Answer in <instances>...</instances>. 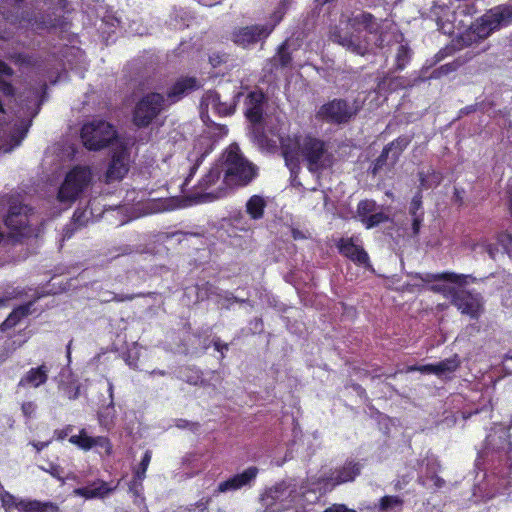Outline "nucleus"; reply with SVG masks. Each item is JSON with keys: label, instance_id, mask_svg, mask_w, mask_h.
Instances as JSON below:
<instances>
[{"label": "nucleus", "instance_id": "nucleus-1", "mask_svg": "<svg viewBox=\"0 0 512 512\" xmlns=\"http://www.w3.org/2000/svg\"><path fill=\"white\" fill-rule=\"evenodd\" d=\"M224 176L219 187L205 194L206 199H221L231 188L248 186L258 176V167L247 160L237 144H231L222 154Z\"/></svg>", "mask_w": 512, "mask_h": 512}, {"label": "nucleus", "instance_id": "nucleus-2", "mask_svg": "<svg viewBox=\"0 0 512 512\" xmlns=\"http://www.w3.org/2000/svg\"><path fill=\"white\" fill-rule=\"evenodd\" d=\"M167 107L163 94L148 92L136 102L132 110V123L139 129L147 128Z\"/></svg>", "mask_w": 512, "mask_h": 512}, {"label": "nucleus", "instance_id": "nucleus-3", "mask_svg": "<svg viewBox=\"0 0 512 512\" xmlns=\"http://www.w3.org/2000/svg\"><path fill=\"white\" fill-rule=\"evenodd\" d=\"M92 181V171L88 166L76 165L71 168L57 193L61 203H73L88 188Z\"/></svg>", "mask_w": 512, "mask_h": 512}, {"label": "nucleus", "instance_id": "nucleus-4", "mask_svg": "<svg viewBox=\"0 0 512 512\" xmlns=\"http://www.w3.org/2000/svg\"><path fill=\"white\" fill-rule=\"evenodd\" d=\"M80 137L85 148L99 151L117 138V130L105 120H93L82 126Z\"/></svg>", "mask_w": 512, "mask_h": 512}, {"label": "nucleus", "instance_id": "nucleus-5", "mask_svg": "<svg viewBox=\"0 0 512 512\" xmlns=\"http://www.w3.org/2000/svg\"><path fill=\"white\" fill-rule=\"evenodd\" d=\"M301 157L307 163L308 170L312 173L323 171L331 165L326 143L312 135H305L303 137Z\"/></svg>", "mask_w": 512, "mask_h": 512}, {"label": "nucleus", "instance_id": "nucleus-6", "mask_svg": "<svg viewBox=\"0 0 512 512\" xmlns=\"http://www.w3.org/2000/svg\"><path fill=\"white\" fill-rule=\"evenodd\" d=\"M296 497L295 485L281 482L267 489L261 501L266 512H284L292 507Z\"/></svg>", "mask_w": 512, "mask_h": 512}, {"label": "nucleus", "instance_id": "nucleus-7", "mask_svg": "<svg viewBox=\"0 0 512 512\" xmlns=\"http://www.w3.org/2000/svg\"><path fill=\"white\" fill-rule=\"evenodd\" d=\"M359 110L360 107L356 102L350 104L345 99H333L319 108L317 116L327 123L339 125L348 123Z\"/></svg>", "mask_w": 512, "mask_h": 512}, {"label": "nucleus", "instance_id": "nucleus-8", "mask_svg": "<svg viewBox=\"0 0 512 512\" xmlns=\"http://www.w3.org/2000/svg\"><path fill=\"white\" fill-rule=\"evenodd\" d=\"M280 21L281 17H278L274 24H255L237 27L231 33V40L234 44L247 48L259 41L267 39Z\"/></svg>", "mask_w": 512, "mask_h": 512}, {"label": "nucleus", "instance_id": "nucleus-9", "mask_svg": "<svg viewBox=\"0 0 512 512\" xmlns=\"http://www.w3.org/2000/svg\"><path fill=\"white\" fill-rule=\"evenodd\" d=\"M363 464L354 460H347L343 466L335 468L328 475L319 478L318 483L324 491H331L334 487L352 482L361 474Z\"/></svg>", "mask_w": 512, "mask_h": 512}, {"label": "nucleus", "instance_id": "nucleus-10", "mask_svg": "<svg viewBox=\"0 0 512 512\" xmlns=\"http://www.w3.org/2000/svg\"><path fill=\"white\" fill-rule=\"evenodd\" d=\"M453 292L454 295L450 300L451 304L455 306L461 314L467 315L470 319H479L484 310L481 295L459 288Z\"/></svg>", "mask_w": 512, "mask_h": 512}, {"label": "nucleus", "instance_id": "nucleus-11", "mask_svg": "<svg viewBox=\"0 0 512 512\" xmlns=\"http://www.w3.org/2000/svg\"><path fill=\"white\" fill-rule=\"evenodd\" d=\"M242 95V92L235 89L229 98H223L217 90H208L203 95L202 104L211 106L218 116L227 117L235 113L237 103Z\"/></svg>", "mask_w": 512, "mask_h": 512}, {"label": "nucleus", "instance_id": "nucleus-12", "mask_svg": "<svg viewBox=\"0 0 512 512\" xmlns=\"http://www.w3.org/2000/svg\"><path fill=\"white\" fill-rule=\"evenodd\" d=\"M268 97L263 90L256 88L249 91L244 98V116L250 124H262Z\"/></svg>", "mask_w": 512, "mask_h": 512}, {"label": "nucleus", "instance_id": "nucleus-13", "mask_svg": "<svg viewBox=\"0 0 512 512\" xmlns=\"http://www.w3.org/2000/svg\"><path fill=\"white\" fill-rule=\"evenodd\" d=\"M377 209L378 205L373 199H363L358 202L356 217L366 229H372L390 221L388 214Z\"/></svg>", "mask_w": 512, "mask_h": 512}, {"label": "nucleus", "instance_id": "nucleus-14", "mask_svg": "<svg viewBox=\"0 0 512 512\" xmlns=\"http://www.w3.org/2000/svg\"><path fill=\"white\" fill-rule=\"evenodd\" d=\"M2 506L6 512L16 508L24 512H59V507L53 502H41L38 500H20L10 493L4 492L1 496Z\"/></svg>", "mask_w": 512, "mask_h": 512}, {"label": "nucleus", "instance_id": "nucleus-15", "mask_svg": "<svg viewBox=\"0 0 512 512\" xmlns=\"http://www.w3.org/2000/svg\"><path fill=\"white\" fill-rule=\"evenodd\" d=\"M338 252L358 266L371 269L370 257L363 246L355 243L354 237H341L336 242Z\"/></svg>", "mask_w": 512, "mask_h": 512}, {"label": "nucleus", "instance_id": "nucleus-16", "mask_svg": "<svg viewBox=\"0 0 512 512\" xmlns=\"http://www.w3.org/2000/svg\"><path fill=\"white\" fill-rule=\"evenodd\" d=\"M130 152L125 146H119L113 150L111 160L107 167L106 182L122 180L129 171Z\"/></svg>", "mask_w": 512, "mask_h": 512}, {"label": "nucleus", "instance_id": "nucleus-17", "mask_svg": "<svg viewBox=\"0 0 512 512\" xmlns=\"http://www.w3.org/2000/svg\"><path fill=\"white\" fill-rule=\"evenodd\" d=\"M509 437V431L506 427L496 425L486 438V446L481 453V457L504 452L509 459V454L512 451V443L509 441Z\"/></svg>", "mask_w": 512, "mask_h": 512}, {"label": "nucleus", "instance_id": "nucleus-18", "mask_svg": "<svg viewBox=\"0 0 512 512\" xmlns=\"http://www.w3.org/2000/svg\"><path fill=\"white\" fill-rule=\"evenodd\" d=\"M201 88L199 80L194 76H181L166 92V103L172 105L179 102L189 93Z\"/></svg>", "mask_w": 512, "mask_h": 512}, {"label": "nucleus", "instance_id": "nucleus-19", "mask_svg": "<svg viewBox=\"0 0 512 512\" xmlns=\"http://www.w3.org/2000/svg\"><path fill=\"white\" fill-rule=\"evenodd\" d=\"M330 39L354 54L364 56L368 52V42L353 32H344L336 27L331 32Z\"/></svg>", "mask_w": 512, "mask_h": 512}, {"label": "nucleus", "instance_id": "nucleus-20", "mask_svg": "<svg viewBox=\"0 0 512 512\" xmlns=\"http://www.w3.org/2000/svg\"><path fill=\"white\" fill-rule=\"evenodd\" d=\"M26 210V205H11L4 219L7 228L13 231L17 236H27L30 231Z\"/></svg>", "mask_w": 512, "mask_h": 512}, {"label": "nucleus", "instance_id": "nucleus-21", "mask_svg": "<svg viewBox=\"0 0 512 512\" xmlns=\"http://www.w3.org/2000/svg\"><path fill=\"white\" fill-rule=\"evenodd\" d=\"M460 365L461 361L459 356L457 354H454L452 357L446 358L435 364L408 366L405 372L419 371L424 374H435L440 377L445 373H454L455 371L458 370Z\"/></svg>", "mask_w": 512, "mask_h": 512}, {"label": "nucleus", "instance_id": "nucleus-22", "mask_svg": "<svg viewBox=\"0 0 512 512\" xmlns=\"http://www.w3.org/2000/svg\"><path fill=\"white\" fill-rule=\"evenodd\" d=\"M302 139V136L280 138L281 151L287 166L296 167L299 165L302 152Z\"/></svg>", "mask_w": 512, "mask_h": 512}, {"label": "nucleus", "instance_id": "nucleus-23", "mask_svg": "<svg viewBox=\"0 0 512 512\" xmlns=\"http://www.w3.org/2000/svg\"><path fill=\"white\" fill-rule=\"evenodd\" d=\"M224 176V170L222 164L213 165L209 171L201 178L198 182V188L201 190V194H199L198 199L201 202H211L215 199H206L205 194L208 192H212L216 190L221 184L220 179L221 176Z\"/></svg>", "mask_w": 512, "mask_h": 512}, {"label": "nucleus", "instance_id": "nucleus-24", "mask_svg": "<svg viewBox=\"0 0 512 512\" xmlns=\"http://www.w3.org/2000/svg\"><path fill=\"white\" fill-rule=\"evenodd\" d=\"M258 468L255 466L248 467L240 474L221 482L218 485L217 492L222 493L230 490H237L243 486L249 485L257 476Z\"/></svg>", "mask_w": 512, "mask_h": 512}, {"label": "nucleus", "instance_id": "nucleus-25", "mask_svg": "<svg viewBox=\"0 0 512 512\" xmlns=\"http://www.w3.org/2000/svg\"><path fill=\"white\" fill-rule=\"evenodd\" d=\"M424 282L444 281L464 287L470 283H476L477 278L471 274H458L455 272L427 273L421 277Z\"/></svg>", "mask_w": 512, "mask_h": 512}, {"label": "nucleus", "instance_id": "nucleus-26", "mask_svg": "<svg viewBox=\"0 0 512 512\" xmlns=\"http://www.w3.org/2000/svg\"><path fill=\"white\" fill-rule=\"evenodd\" d=\"M484 21L488 25L489 31L507 26L512 23V5H501L491 9Z\"/></svg>", "mask_w": 512, "mask_h": 512}, {"label": "nucleus", "instance_id": "nucleus-27", "mask_svg": "<svg viewBox=\"0 0 512 512\" xmlns=\"http://www.w3.org/2000/svg\"><path fill=\"white\" fill-rule=\"evenodd\" d=\"M49 371L46 364L31 368L21 377L19 386L38 388L47 382Z\"/></svg>", "mask_w": 512, "mask_h": 512}, {"label": "nucleus", "instance_id": "nucleus-28", "mask_svg": "<svg viewBox=\"0 0 512 512\" xmlns=\"http://www.w3.org/2000/svg\"><path fill=\"white\" fill-rule=\"evenodd\" d=\"M348 25L354 31H359L361 28H363L369 34H375L379 29V25L376 23L374 15L366 11H361L360 13L349 17Z\"/></svg>", "mask_w": 512, "mask_h": 512}, {"label": "nucleus", "instance_id": "nucleus-29", "mask_svg": "<svg viewBox=\"0 0 512 512\" xmlns=\"http://www.w3.org/2000/svg\"><path fill=\"white\" fill-rule=\"evenodd\" d=\"M30 125H31V121L23 120L20 123H16L13 126L12 131L9 134V140H8L7 144L0 146V148L4 152H10L15 147L19 146L21 144V142L24 140V138L26 137V135L29 131Z\"/></svg>", "mask_w": 512, "mask_h": 512}, {"label": "nucleus", "instance_id": "nucleus-30", "mask_svg": "<svg viewBox=\"0 0 512 512\" xmlns=\"http://www.w3.org/2000/svg\"><path fill=\"white\" fill-rule=\"evenodd\" d=\"M251 138L255 145L258 146L259 149L265 151H273L277 147V141L273 138H270L263 127L262 124H251Z\"/></svg>", "mask_w": 512, "mask_h": 512}, {"label": "nucleus", "instance_id": "nucleus-31", "mask_svg": "<svg viewBox=\"0 0 512 512\" xmlns=\"http://www.w3.org/2000/svg\"><path fill=\"white\" fill-rule=\"evenodd\" d=\"M266 207L267 202L265 198L254 194L246 201L245 211L251 220L258 221L264 217Z\"/></svg>", "mask_w": 512, "mask_h": 512}, {"label": "nucleus", "instance_id": "nucleus-32", "mask_svg": "<svg viewBox=\"0 0 512 512\" xmlns=\"http://www.w3.org/2000/svg\"><path fill=\"white\" fill-rule=\"evenodd\" d=\"M413 138V135H400L399 137L385 145V147L391 154V166H394L399 161L400 156L410 145Z\"/></svg>", "mask_w": 512, "mask_h": 512}, {"label": "nucleus", "instance_id": "nucleus-33", "mask_svg": "<svg viewBox=\"0 0 512 512\" xmlns=\"http://www.w3.org/2000/svg\"><path fill=\"white\" fill-rule=\"evenodd\" d=\"M32 306L33 301H29L14 308L8 317L4 320L2 326L5 328H12L16 326L23 318L27 317L31 313Z\"/></svg>", "mask_w": 512, "mask_h": 512}, {"label": "nucleus", "instance_id": "nucleus-34", "mask_svg": "<svg viewBox=\"0 0 512 512\" xmlns=\"http://www.w3.org/2000/svg\"><path fill=\"white\" fill-rule=\"evenodd\" d=\"M418 179L419 187L417 191H420L422 193L423 190H428L430 188H434L440 185L442 181V175L441 173L431 168L427 171V173L424 171H419Z\"/></svg>", "mask_w": 512, "mask_h": 512}, {"label": "nucleus", "instance_id": "nucleus-35", "mask_svg": "<svg viewBox=\"0 0 512 512\" xmlns=\"http://www.w3.org/2000/svg\"><path fill=\"white\" fill-rule=\"evenodd\" d=\"M292 60L293 57L288 40H285L279 45L276 55L272 58L273 65L276 68H288L291 66Z\"/></svg>", "mask_w": 512, "mask_h": 512}, {"label": "nucleus", "instance_id": "nucleus-36", "mask_svg": "<svg viewBox=\"0 0 512 512\" xmlns=\"http://www.w3.org/2000/svg\"><path fill=\"white\" fill-rule=\"evenodd\" d=\"M114 488H109L107 483L99 482L94 483L91 486L82 487L76 490V492L86 498L104 497L112 492Z\"/></svg>", "mask_w": 512, "mask_h": 512}, {"label": "nucleus", "instance_id": "nucleus-37", "mask_svg": "<svg viewBox=\"0 0 512 512\" xmlns=\"http://www.w3.org/2000/svg\"><path fill=\"white\" fill-rule=\"evenodd\" d=\"M412 56H413V51L409 47V45L407 43L401 44L398 47L396 55H395V65H394L393 71L394 72L403 71L408 66L410 61L412 60Z\"/></svg>", "mask_w": 512, "mask_h": 512}, {"label": "nucleus", "instance_id": "nucleus-38", "mask_svg": "<svg viewBox=\"0 0 512 512\" xmlns=\"http://www.w3.org/2000/svg\"><path fill=\"white\" fill-rule=\"evenodd\" d=\"M94 437L87 434L85 429H81L79 435H72L69 441L83 450H90L93 448Z\"/></svg>", "mask_w": 512, "mask_h": 512}, {"label": "nucleus", "instance_id": "nucleus-39", "mask_svg": "<svg viewBox=\"0 0 512 512\" xmlns=\"http://www.w3.org/2000/svg\"><path fill=\"white\" fill-rule=\"evenodd\" d=\"M409 215L411 218L424 216L425 212L423 209V194L420 191H416L410 204H409Z\"/></svg>", "mask_w": 512, "mask_h": 512}, {"label": "nucleus", "instance_id": "nucleus-40", "mask_svg": "<svg viewBox=\"0 0 512 512\" xmlns=\"http://www.w3.org/2000/svg\"><path fill=\"white\" fill-rule=\"evenodd\" d=\"M402 503L403 501L398 496H384L381 498L379 504L375 505V508H377L379 512H389L396 507H400Z\"/></svg>", "mask_w": 512, "mask_h": 512}, {"label": "nucleus", "instance_id": "nucleus-41", "mask_svg": "<svg viewBox=\"0 0 512 512\" xmlns=\"http://www.w3.org/2000/svg\"><path fill=\"white\" fill-rule=\"evenodd\" d=\"M388 160L391 161V154L384 146L380 155L372 162L370 167L371 174L377 175L387 165Z\"/></svg>", "mask_w": 512, "mask_h": 512}, {"label": "nucleus", "instance_id": "nucleus-42", "mask_svg": "<svg viewBox=\"0 0 512 512\" xmlns=\"http://www.w3.org/2000/svg\"><path fill=\"white\" fill-rule=\"evenodd\" d=\"M439 470H440V463L438 462V460L435 458H427L426 459L425 476H420L418 478V482L421 485L426 486L427 485L426 481L428 480V478L431 477L432 475H437Z\"/></svg>", "mask_w": 512, "mask_h": 512}, {"label": "nucleus", "instance_id": "nucleus-43", "mask_svg": "<svg viewBox=\"0 0 512 512\" xmlns=\"http://www.w3.org/2000/svg\"><path fill=\"white\" fill-rule=\"evenodd\" d=\"M109 294L111 295V297L108 298V299H105L104 300L105 302H111V301H114V302L132 301L135 298H144V297H147V296L151 295V293H149V292L148 293L139 292V293H134V294H117V293L110 292Z\"/></svg>", "mask_w": 512, "mask_h": 512}, {"label": "nucleus", "instance_id": "nucleus-44", "mask_svg": "<svg viewBox=\"0 0 512 512\" xmlns=\"http://www.w3.org/2000/svg\"><path fill=\"white\" fill-rule=\"evenodd\" d=\"M229 55L224 52H212L209 57L208 61L209 64L212 66V68H218L222 66L223 64H226L228 61Z\"/></svg>", "mask_w": 512, "mask_h": 512}, {"label": "nucleus", "instance_id": "nucleus-45", "mask_svg": "<svg viewBox=\"0 0 512 512\" xmlns=\"http://www.w3.org/2000/svg\"><path fill=\"white\" fill-rule=\"evenodd\" d=\"M151 461V452L147 450L138 466V468L135 470L134 475L142 481L145 478L146 470L149 466V463Z\"/></svg>", "mask_w": 512, "mask_h": 512}, {"label": "nucleus", "instance_id": "nucleus-46", "mask_svg": "<svg viewBox=\"0 0 512 512\" xmlns=\"http://www.w3.org/2000/svg\"><path fill=\"white\" fill-rule=\"evenodd\" d=\"M91 213H88L86 209L77 208L73 213V222L76 226L82 227L85 226L89 219Z\"/></svg>", "mask_w": 512, "mask_h": 512}, {"label": "nucleus", "instance_id": "nucleus-47", "mask_svg": "<svg viewBox=\"0 0 512 512\" xmlns=\"http://www.w3.org/2000/svg\"><path fill=\"white\" fill-rule=\"evenodd\" d=\"M64 395L69 400H75L80 396V385L77 383H68L63 387Z\"/></svg>", "mask_w": 512, "mask_h": 512}, {"label": "nucleus", "instance_id": "nucleus-48", "mask_svg": "<svg viewBox=\"0 0 512 512\" xmlns=\"http://www.w3.org/2000/svg\"><path fill=\"white\" fill-rule=\"evenodd\" d=\"M456 68H457V65H455L454 63L444 64L432 72L431 78H435V79L440 78L443 75H447V74L455 71Z\"/></svg>", "mask_w": 512, "mask_h": 512}, {"label": "nucleus", "instance_id": "nucleus-49", "mask_svg": "<svg viewBox=\"0 0 512 512\" xmlns=\"http://www.w3.org/2000/svg\"><path fill=\"white\" fill-rule=\"evenodd\" d=\"M93 447L103 448L107 455H110L112 453V445L107 437H103V436L94 437Z\"/></svg>", "mask_w": 512, "mask_h": 512}, {"label": "nucleus", "instance_id": "nucleus-50", "mask_svg": "<svg viewBox=\"0 0 512 512\" xmlns=\"http://www.w3.org/2000/svg\"><path fill=\"white\" fill-rule=\"evenodd\" d=\"M24 0H0V14L5 15L6 10L19 9Z\"/></svg>", "mask_w": 512, "mask_h": 512}, {"label": "nucleus", "instance_id": "nucleus-51", "mask_svg": "<svg viewBox=\"0 0 512 512\" xmlns=\"http://www.w3.org/2000/svg\"><path fill=\"white\" fill-rule=\"evenodd\" d=\"M0 92L6 97H14L16 94V89L10 81L0 77Z\"/></svg>", "mask_w": 512, "mask_h": 512}, {"label": "nucleus", "instance_id": "nucleus-52", "mask_svg": "<svg viewBox=\"0 0 512 512\" xmlns=\"http://www.w3.org/2000/svg\"><path fill=\"white\" fill-rule=\"evenodd\" d=\"M456 287L454 286H446V285H433L431 287V290L436 293H441L445 298H448L451 300L452 296L454 295L453 291H456Z\"/></svg>", "mask_w": 512, "mask_h": 512}, {"label": "nucleus", "instance_id": "nucleus-53", "mask_svg": "<svg viewBox=\"0 0 512 512\" xmlns=\"http://www.w3.org/2000/svg\"><path fill=\"white\" fill-rule=\"evenodd\" d=\"M207 156V152H203L201 153L200 156H198L195 160V163L194 165L190 168V172L185 180L186 183H189V181L191 180V178L196 174L199 166L202 164V162L204 161L205 157Z\"/></svg>", "mask_w": 512, "mask_h": 512}, {"label": "nucleus", "instance_id": "nucleus-54", "mask_svg": "<svg viewBox=\"0 0 512 512\" xmlns=\"http://www.w3.org/2000/svg\"><path fill=\"white\" fill-rule=\"evenodd\" d=\"M175 426L179 429H189L191 431H196L198 429L197 423L190 422L185 418H177Z\"/></svg>", "mask_w": 512, "mask_h": 512}, {"label": "nucleus", "instance_id": "nucleus-55", "mask_svg": "<svg viewBox=\"0 0 512 512\" xmlns=\"http://www.w3.org/2000/svg\"><path fill=\"white\" fill-rule=\"evenodd\" d=\"M411 220H412V223H411L412 236L416 237L420 233V230H421V227H422V224L424 221V216L411 218Z\"/></svg>", "mask_w": 512, "mask_h": 512}, {"label": "nucleus", "instance_id": "nucleus-56", "mask_svg": "<svg viewBox=\"0 0 512 512\" xmlns=\"http://www.w3.org/2000/svg\"><path fill=\"white\" fill-rule=\"evenodd\" d=\"M213 347L216 351L221 353V358H224V351H228L229 345L221 341L219 337H215L212 340Z\"/></svg>", "mask_w": 512, "mask_h": 512}, {"label": "nucleus", "instance_id": "nucleus-57", "mask_svg": "<svg viewBox=\"0 0 512 512\" xmlns=\"http://www.w3.org/2000/svg\"><path fill=\"white\" fill-rule=\"evenodd\" d=\"M0 74L8 77L14 75V70L3 60L0 59Z\"/></svg>", "mask_w": 512, "mask_h": 512}, {"label": "nucleus", "instance_id": "nucleus-58", "mask_svg": "<svg viewBox=\"0 0 512 512\" xmlns=\"http://www.w3.org/2000/svg\"><path fill=\"white\" fill-rule=\"evenodd\" d=\"M142 481H140L135 475L133 480L130 483L129 489L132 491L136 496L139 495V491L142 488Z\"/></svg>", "mask_w": 512, "mask_h": 512}, {"label": "nucleus", "instance_id": "nucleus-59", "mask_svg": "<svg viewBox=\"0 0 512 512\" xmlns=\"http://www.w3.org/2000/svg\"><path fill=\"white\" fill-rule=\"evenodd\" d=\"M291 237L294 240H304L307 238V235L305 232H303L302 230H300L298 228H292L291 229Z\"/></svg>", "mask_w": 512, "mask_h": 512}, {"label": "nucleus", "instance_id": "nucleus-60", "mask_svg": "<svg viewBox=\"0 0 512 512\" xmlns=\"http://www.w3.org/2000/svg\"><path fill=\"white\" fill-rule=\"evenodd\" d=\"M431 481H433L435 488L440 489L445 485V480L439 477L438 475H432L429 477Z\"/></svg>", "mask_w": 512, "mask_h": 512}, {"label": "nucleus", "instance_id": "nucleus-61", "mask_svg": "<svg viewBox=\"0 0 512 512\" xmlns=\"http://www.w3.org/2000/svg\"><path fill=\"white\" fill-rule=\"evenodd\" d=\"M477 107H478L477 104H472V105L465 106L462 109H460V114L461 115H468V114L474 113L477 110Z\"/></svg>", "mask_w": 512, "mask_h": 512}, {"label": "nucleus", "instance_id": "nucleus-62", "mask_svg": "<svg viewBox=\"0 0 512 512\" xmlns=\"http://www.w3.org/2000/svg\"><path fill=\"white\" fill-rule=\"evenodd\" d=\"M345 505L343 504H333L332 506L325 509L323 512H344Z\"/></svg>", "mask_w": 512, "mask_h": 512}, {"label": "nucleus", "instance_id": "nucleus-63", "mask_svg": "<svg viewBox=\"0 0 512 512\" xmlns=\"http://www.w3.org/2000/svg\"><path fill=\"white\" fill-rule=\"evenodd\" d=\"M72 427L67 426L65 429L62 430H56L55 433L57 434L58 439H64L66 436H68L69 432H71Z\"/></svg>", "mask_w": 512, "mask_h": 512}, {"label": "nucleus", "instance_id": "nucleus-64", "mask_svg": "<svg viewBox=\"0 0 512 512\" xmlns=\"http://www.w3.org/2000/svg\"><path fill=\"white\" fill-rule=\"evenodd\" d=\"M507 202H508V210L510 215L512 216V185L507 189Z\"/></svg>", "mask_w": 512, "mask_h": 512}]
</instances>
